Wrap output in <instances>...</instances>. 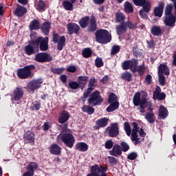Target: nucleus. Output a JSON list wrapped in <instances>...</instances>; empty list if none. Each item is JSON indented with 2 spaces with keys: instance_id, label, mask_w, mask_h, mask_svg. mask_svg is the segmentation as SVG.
Masks as SVG:
<instances>
[{
  "instance_id": "0eeeda50",
  "label": "nucleus",
  "mask_w": 176,
  "mask_h": 176,
  "mask_svg": "<svg viewBox=\"0 0 176 176\" xmlns=\"http://www.w3.org/2000/svg\"><path fill=\"white\" fill-rule=\"evenodd\" d=\"M102 101V98L101 96H100V92L98 91H94L88 99L89 105H91L92 107H96V105H101Z\"/></svg>"
},
{
  "instance_id": "8fccbe9b",
  "label": "nucleus",
  "mask_w": 176,
  "mask_h": 176,
  "mask_svg": "<svg viewBox=\"0 0 176 176\" xmlns=\"http://www.w3.org/2000/svg\"><path fill=\"white\" fill-rule=\"evenodd\" d=\"M133 75L131 73L126 72L122 74V78L124 79V80H126L127 82H130L131 80Z\"/></svg>"
},
{
  "instance_id": "c9c22d12",
  "label": "nucleus",
  "mask_w": 176,
  "mask_h": 176,
  "mask_svg": "<svg viewBox=\"0 0 176 176\" xmlns=\"http://www.w3.org/2000/svg\"><path fill=\"white\" fill-rule=\"evenodd\" d=\"M145 119L150 123V124H153V123H155V113L153 112L146 113Z\"/></svg>"
},
{
  "instance_id": "9d476101",
  "label": "nucleus",
  "mask_w": 176,
  "mask_h": 176,
  "mask_svg": "<svg viewBox=\"0 0 176 176\" xmlns=\"http://www.w3.org/2000/svg\"><path fill=\"white\" fill-rule=\"evenodd\" d=\"M35 60L37 63H49L52 61V56L47 53L41 52L35 56Z\"/></svg>"
},
{
  "instance_id": "423d86ee",
  "label": "nucleus",
  "mask_w": 176,
  "mask_h": 176,
  "mask_svg": "<svg viewBox=\"0 0 176 176\" xmlns=\"http://www.w3.org/2000/svg\"><path fill=\"white\" fill-rule=\"evenodd\" d=\"M107 170H108L107 167L96 164L91 167V173L87 176H108L105 173Z\"/></svg>"
},
{
  "instance_id": "37998d69",
  "label": "nucleus",
  "mask_w": 176,
  "mask_h": 176,
  "mask_svg": "<svg viewBox=\"0 0 176 176\" xmlns=\"http://www.w3.org/2000/svg\"><path fill=\"white\" fill-rule=\"evenodd\" d=\"M65 43V36H61L59 38V41L58 42V47H57L58 50H63Z\"/></svg>"
},
{
  "instance_id": "1a4fd4ad",
  "label": "nucleus",
  "mask_w": 176,
  "mask_h": 176,
  "mask_svg": "<svg viewBox=\"0 0 176 176\" xmlns=\"http://www.w3.org/2000/svg\"><path fill=\"white\" fill-rule=\"evenodd\" d=\"M123 69H131V71H135V67L138 65V60L133 59L132 60H125L122 63Z\"/></svg>"
},
{
  "instance_id": "680f3d73",
  "label": "nucleus",
  "mask_w": 176,
  "mask_h": 176,
  "mask_svg": "<svg viewBox=\"0 0 176 176\" xmlns=\"http://www.w3.org/2000/svg\"><path fill=\"white\" fill-rule=\"evenodd\" d=\"M52 72L54 74H57L60 75V74H63L64 72V67H57L52 69Z\"/></svg>"
},
{
  "instance_id": "a18cd8bd",
  "label": "nucleus",
  "mask_w": 176,
  "mask_h": 176,
  "mask_svg": "<svg viewBox=\"0 0 176 176\" xmlns=\"http://www.w3.org/2000/svg\"><path fill=\"white\" fill-rule=\"evenodd\" d=\"M126 19V16H124V14L122 12H118L116 14V20L117 23H122Z\"/></svg>"
},
{
  "instance_id": "5fc2aeb1",
  "label": "nucleus",
  "mask_w": 176,
  "mask_h": 176,
  "mask_svg": "<svg viewBox=\"0 0 176 176\" xmlns=\"http://www.w3.org/2000/svg\"><path fill=\"white\" fill-rule=\"evenodd\" d=\"M158 78L160 85L161 86H164V85H166V77L164 76V75L158 73Z\"/></svg>"
},
{
  "instance_id": "f8f14e48",
  "label": "nucleus",
  "mask_w": 176,
  "mask_h": 176,
  "mask_svg": "<svg viewBox=\"0 0 176 176\" xmlns=\"http://www.w3.org/2000/svg\"><path fill=\"white\" fill-rule=\"evenodd\" d=\"M67 30L68 35H72V34H76V35H78V34H79L80 27H79V25L75 23H69L67 25Z\"/></svg>"
},
{
  "instance_id": "4468645a",
  "label": "nucleus",
  "mask_w": 176,
  "mask_h": 176,
  "mask_svg": "<svg viewBox=\"0 0 176 176\" xmlns=\"http://www.w3.org/2000/svg\"><path fill=\"white\" fill-rule=\"evenodd\" d=\"M153 100H158V101H162L166 98V94L162 92V88L157 87L153 93Z\"/></svg>"
},
{
  "instance_id": "393cba45",
  "label": "nucleus",
  "mask_w": 176,
  "mask_h": 176,
  "mask_svg": "<svg viewBox=\"0 0 176 176\" xmlns=\"http://www.w3.org/2000/svg\"><path fill=\"white\" fill-rule=\"evenodd\" d=\"M152 6H147V7H143L140 11V14L142 19H148V14L151 12Z\"/></svg>"
},
{
  "instance_id": "c85d7f7f",
  "label": "nucleus",
  "mask_w": 176,
  "mask_h": 176,
  "mask_svg": "<svg viewBox=\"0 0 176 176\" xmlns=\"http://www.w3.org/2000/svg\"><path fill=\"white\" fill-rule=\"evenodd\" d=\"M62 6L65 10H68L69 12H72L74 10V3L69 1H63Z\"/></svg>"
},
{
  "instance_id": "cd10ccee",
  "label": "nucleus",
  "mask_w": 176,
  "mask_h": 176,
  "mask_svg": "<svg viewBox=\"0 0 176 176\" xmlns=\"http://www.w3.org/2000/svg\"><path fill=\"white\" fill-rule=\"evenodd\" d=\"M27 13V8L21 6H19L15 10V14L17 17H23Z\"/></svg>"
},
{
  "instance_id": "774afa93",
  "label": "nucleus",
  "mask_w": 176,
  "mask_h": 176,
  "mask_svg": "<svg viewBox=\"0 0 176 176\" xmlns=\"http://www.w3.org/2000/svg\"><path fill=\"white\" fill-rule=\"evenodd\" d=\"M126 25V28H129L131 30H133L134 28H135V25L134 24H133L130 21H127L124 23Z\"/></svg>"
},
{
  "instance_id": "864d4df0",
  "label": "nucleus",
  "mask_w": 176,
  "mask_h": 176,
  "mask_svg": "<svg viewBox=\"0 0 176 176\" xmlns=\"http://www.w3.org/2000/svg\"><path fill=\"white\" fill-rule=\"evenodd\" d=\"M173 5L168 4L165 10L166 16H174V14H171L173 12Z\"/></svg>"
},
{
  "instance_id": "052dcab7",
  "label": "nucleus",
  "mask_w": 176,
  "mask_h": 176,
  "mask_svg": "<svg viewBox=\"0 0 176 176\" xmlns=\"http://www.w3.org/2000/svg\"><path fill=\"white\" fill-rule=\"evenodd\" d=\"M108 159L111 166H116L118 164V160L115 157H109Z\"/></svg>"
},
{
  "instance_id": "f03ea898",
  "label": "nucleus",
  "mask_w": 176,
  "mask_h": 176,
  "mask_svg": "<svg viewBox=\"0 0 176 176\" xmlns=\"http://www.w3.org/2000/svg\"><path fill=\"white\" fill-rule=\"evenodd\" d=\"M56 142L58 144H65L67 148H73L75 145V137L72 133H61L59 134L56 138Z\"/></svg>"
},
{
  "instance_id": "69168bd1",
  "label": "nucleus",
  "mask_w": 176,
  "mask_h": 176,
  "mask_svg": "<svg viewBox=\"0 0 176 176\" xmlns=\"http://www.w3.org/2000/svg\"><path fill=\"white\" fill-rule=\"evenodd\" d=\"M137 156L136 153H131L128 155V159H129V160H135V159H137Z\"/></svg>"
},
{
  "instance_id": "20e7f679",
  "label": "nucleus",
  "mask_w": 176,
  "mask_h": 176,
  "mask_svg": "<svg viewBox=\"0 0 176 176\" xmlns=\"http://www.w3.org/2000/svg\"><path fill=\"white\" fill-rule=\"evenodd\" d=\"M34 69H35V65H28L25 66L24 68L18 69L17 75L21 79H27V78H30L34 75V74H32V72H31L34 71Z\"/></svg>"
},
{
  "instance_id": "de8ad7c7",
  "label": "nucleus",
  "mask_w": 176,
  "mask_h": 176,
  "mask_svg": "<svg viewBox=\"0 0 176 176\" xmlns=\"http://www.w3.org/2000/svg\"><path fill=\"white\" fill-rule=\"evenodd\" d=\"M124 131L126 133V135H128V137H130L131 135V127L130 126L129 122H124Z\"/></svg>"
},
{
  "instance_id": "bf43d9fd",
  "label": "nucleus",
  "mask_w": 176,
  "mask_h": 176,
  "mask_svg": "<svg viewBox=\"0 0 176 176\" xmlns=\"http://www.w3.org/2000/svg\"><path fill=\"white\" fill-rule=\"evenodd\" d=\"M120 51V47L119 45H114L111 49V54H118L119 52Z\"/></svg>"
},
{
  "instance_id": "a19ab883",
  "label": "nucleus",
  "mask_w": 176,
  "mask_h": 176,
  "mask_svg": "<svg viewBox=\"0 0 176 176\" xmlns=\"http://www.w3.org/2000/svg\"><path fill=\"white\" fill-rule=\"evenodd\" d=\"M124 10L126 13H133L134 12V8H133V5L129 1L125 2Z\"/></svg>"
},
{
  "instance_id": "09e8293b",
  "label": "nucleus",
  "mask_w": 176,
  "mask_h": 176,
  "mask_svg": "<svg viewBox=\"0 0 176 176\" xmlns=\"http://www.w3.org/2000/svg\"><path fill=\"white\" fill-rule=\"evenodd\" d=\"M82 55L85 58H89V57L91 56V50H90V48H85L82 50Z\"/></svg>"
},
{
  "instance_id": "9b49d317",
  "label": "nucleus",
  "mask_w": 176,
  "mask_h": 176,
  "mask_svg": "<svg viewBox=\"0 0 176 176\" xmlns=\"http://www.w3.org/2000/svg\"><path fill=\"white\" fill-rule=\"evenodd\" d=\"M42 83H43V80L41 78L32 80V81L28 82V89H29V90H31L32 91H34V90L39 89Z\"/></svg>"
},
{
  "instance_id": "6e6552de",
  "label": "nucleus",
  "mask_w": 176,
  "mask_h": 176,
  "mask_svg": "<svg viewBox=\"0 0 176 176\" xmlns=\"http://www.w3.org/2000/svg\"><path fill=\"white\" fill-rule=\"evenodd\" d=\"M132 126L133 129H132L131 141L134 142L135 145H138L141 144V140L138 138V130H140V127H138L137 122H132Z\"/></svg>"
},
{
  "instance_id": "49530a36",
  "label": "nucleus",
  "mask_w": 176,
  "mask_h": 176,
  "mask_svg": "<svg viewBox=\"0 0 176 176\" xmlns=\"http://www.w3.org/2000/svg\"><path fill=\"white\" fill-rule=\"evenodd\" d=\"M89 23V16L83 17L80 21L79 24L82 28H86L87 23Z\"/></svg>"
},
{
  "instance_id": "aec40b11",
  "label": "nucleus",
  "mask_w": 176,
  "mask_h": 176,
  "mask_svg": "<svg viewBox=\"0 0 176 176\" xmlns=\"http://www.w3.org/2000/svg\"><path fill=\"white\" fill-rule=\"evenodd\" d=\"M94 85H96V78H91L89 80V84H88V89L86 92L84 93V98H87L89 96H90V93L93 91V89L94 88Z\"/></svg>"
},
{
  "instance_id": "473e14b6",
  "label": "nucleus",
  "mask_w": 176,
  "mask_h": 176,
  "mask_svg": "<svg viewBox=\"0 0 176 176\" xmlns=\"http://www.w3.org/2000/svg\"><path fill=\"white\" fill-rule=\"evenodd\" d=\"M76 149L80 152H86L89 149V146L85 142H78L76 145Z\"/></svg>"
},
{
  "instance_id": "c756f323",
  "label": "nucleus",
  "mask_w": 176,
  "mask_h": 176,
  "mask_svg": "<svg viewBox=\"0 0 176 176\" xmlns=\"http://www.w3.org/2000/svg\"><path fill=\"white\" fill-rule=\"evenodd\" d=\"M163 9H164V4L160 3L158 7L154 9L155 16L162 17L163 16Z\"/></svg>"
},
{
  "instance_id": "72a5a7b5",
  "label": "nucleus",
  "mask_w": 176,
  "mask_h": 176,
  "mask_svg": "<svg viewBox=\"0 0 176 176\" xmlns=\"http://www.w3.org/2000/svg\"><path fill=\"white\" fill-rule=\"evenodd\" d=\"M96 30H97V23L96 22V18H94V16H92L91 18L90 24L88 27V31L94 32V31H95Z\"/></svg>"
},
{
  "instance_id": "338daca9",
  "label": "nucleus",
  "mask_w": 176,
  "mask_h": 176,
  "mask_svg": "<svg viewBox=\"0 0 176 176\" xmlns=\"http://www.w3.org/2000/svg\"><path fill=\"white\" fill-rule=\"evenodd\" d=\"M52 127V124L50 122H45L43 125V131H47L49 129Z\"/></svg>"
},
{
  "instance_id": "e433bc0d",
  "label": "nucleus",
  "mask_w": 176,
  "mask_h": 176,
  "mask_svg": "<svg viewBox=\"0 0 176 176\" xmlns=\"http://www.w3.org/2000/svg\"><path fill=\"white\" fill-rule=\"evenodd\" d=\"M151 34H153L154 36H160V35H162V29L159 26H153L151 28Z\"/></svg>"
},
{
  "instance_id": "4c0bfd02",
  "label": "nucleus",
  "mask_w": 176,
  "mask_h": 176,
  "mask_svg": "<svg viewBox=\"0 0 176 176\" xmlns=\"http://www.w3.org/2000/svg\"><path fill=\"white\" fill-rule=\"evenodd\" d=\"M119 108V102H115L111 103V104L107 108V112H113V111Z\"/></svg>"
},
{
  "instance_id": "412c9836",
  "label": "nucleus",
  "mask_w": 176,
  "mask_h": 176,
  "mask_svg": "<svg viewBox=\"0 0 176 176\" xmlns=\"http://www.w3.org/2000/svg\"><path fill=\"white\" fill-rule=\"evenodd\" d=\"M35 49H36V45L35 46V43H34V40H32L30 44L26 45L25 47L26 54H28V56H31V54H34V53H35Z\"/></svg>"
},
{
  "instance_id": "0e129e2a",
  "label": "nucleus",
  "mask_w": 176,
  "mask_h": 176,
  "mask_svg": "<svg viewBox=\"0 0 176 176\" xmlns=\"http://www.w3.org/2000/svg\"><path fill=\"white\" fill-rule=\"evenodd\" d=\"M121 146L122 148L123 152H127V151L130 149V146H129V144H127V143L124 142L121 143Z\"/></svg>"
},
{
  "instance_id": "b1692460",
  "label": "nucleus",
  "mask_w": 176,
  "mask_h": 176,
  "mask_svg": "<svg viewBox=\"0 0 176 176\" xmlns=\"http://www.w3.org/2000/svg\"><path fill=\"white\" fill-rule=\"evenodd\" d=\"M158 74H161L163 75L168 76L170 75V69H168V66H167V63H163L160 65Z\"/></svg>"
},
{
  "instance_id": "6ab92c4d",
  "label": "nucleus",
  "mask_w": 176,
  "mask_h": 176,
  "mask_svg": "<svg viewBox=\"0 0 176 176\" xmlns=\"http://www.w3.org/2000/svg\"><path fill=\"white\" fill-rule=\"evenodd\" d=\"M107 125H108V118H102L96 120V126H94V129L96 130H98L99 129H101L102 127H107Z\"/></svg>"
},
{
  "instance_id": "ea45409f",
  "label": "nucleus",
  "mask_w": 176,
  "mask_h": 176,
  "mask_svg": "<svg viewBox=\"0 0 176 176\" xmlns=\"http://www.w3.org/2000/svg\"><path fill=\"white\" fill-rule=\"evenodd\" d=\"M89 80V77L86 76H80L78 78V82L79 83V85H82V86H86L87 81Z\"/></svg>"
},
{
  "instance_id": "7ed1b4c3",
  "label": "nucleus",
  "mask_w": 176,
  "mask_h": 176,
  "mask_svg": "<svg viewBox=\"0 0 176 176\" xmlns=\"http://www.w3.org/2000/svg\"><path fill=\"white\" fill-rule=\"evenodd\" d=\"M96 39L98 43H108L111 42V36L109 31L100 30L96 32Z\"/></svg>"
},
{
  "instance_id": "6e6d98bb",
  "label": "nucleus",
  "mask_w": 176,
  "mask_h": 176,
  "mask_svg": "<svg viewBox=\"0 0 176 176\" xmlns=\"http://www.w3.org/2000/svg\"><path fill=\"white\" fill-rule=\"evenodd\" d=\"M109 104L118 102V96L114 94H111L109 97Z\"/></svg>"
},
{
  "instance_id": "7c9ffc66",
  "label": "nucleus",
  "mask_w": 176,
  "mask_h": 176,
  "mask_svg": "<svg viewBox=\"0 0 176 176\" xmlns=\"http://www.w3.org/2000/svg\"><path fill=\"white\" fill-rule=\"evenodd\" d=\"M159 116L161 119H166L168 116V111L164 106H160L159 109Z\"/></svg>"
},
{
  "instance_id": "ddd939ff",
  "label": "nucleus",
  "mask_w": 176,
  "mask_h": 176,
  "mask_svg": "<svg viewBox=\"0 0 176 176\" xmlns=\"http://www.w3.org/2000/svg\"><path fill=\"white\" fill-rule=\"evenodd\" d=\"M23 96H24L23 88L16 87L13 91L12 101H20L23 98Z\"/></svg>"
},
{
  "instance_id": "603ef678",
  "label": "nucleus",
  "mask_w": 176,
  "mask_h": 176,
  "mask_svg": "<svg viewBox=\"0 0 176 176\" xmlns=\"http://www.w3.org/2000/svg\"><path fill=\"white\" fill-rule=\"evenodd\" d=\"M45 8H46V5L42 0H39L37 3V8L36 9L39 10V12H43L45 10Z\"/></svg>"
},
{
  "instance_id": "f3484780",
  "label": "nucleus",
  "mask_w": 176,
  "mask_h": 176,
  "mask_svg": "<svg viewBox=\"0 0 176 176\" xmlns=\"http://www.w3.org/2000/svg\"><path fill=\"white\" fill-rule=\"evenodd\" d=\"M164 23L168 27H175L176 15L165 16Z\"/></svg>"
},
{
  "instance_id": "f704fd0d",
  "label": "nucleus",
  "mask_w": 176,
  "mask_h": 176,
  "mask_svg": "<svg viewBox=\"0 0 176 176\" xmlns=\"http://www.w3.org/2000/svg\"><path fill=\"white\" fill-rule=\"evenodd\" d=\"M39 27H41V23H39V21L36 19L33 20L29 25V28L31 31H34V30H39Z\"/></svg>"
},
{
  "instance_id": "bb28decb",
  "label": "nucleus",
  "mask_w": 176,
  "mask_h": 176,
  "mask_svg": "<svg viewBox=\"0 0 176 176\" xmlns=\"http://www.w3.org/2000/svg\"><path fill=\"white\" fill-rule=\"evenodd\" d=\"M50 152L52 155H60L61 153V147L58 146V145L56 144H53L50 147Z\"/></svg>"
},
{
  "instance_id": "4d7b16f0",
  "label": "nucleus",
  "mask_w": 176,
  "mask_h": 176,
  "mask_svg": "<svg viewBox=\"0 0 176 176\" xmlns=\"http://www.w3.org/2000/svg\"><path fill=\"white\" fill-rule=\"evenodd\" d=\"M95 65L97 67V68H100V67H102L104 65V62L102 61V58H96L95 60Z\"/></svg>"
},
{
  "instance_id": "f257e3e1",
  "label": "nucleus",
  "mask_w": 176,
  "mask_h": 176,
  "mask_svg": "<svg viewBox=\"0 0 176 176\" xmlns=\"http://www.w3.org/2000/svg\"><path fill=\"white\" fill-rule=\"evenodd\" d=\"M146 97L147 95L144 94V97L141 99V93L140 92H137L133 96V105H135V107H139L138 109L141 113H145V112H146L145 110L146 107H148V108H152V102H148Z\"/></svg>"
},
{
  "instance_id": "dca6fc26",
  "label": "nucleus",
  "mask_w": 176,
  "mask_h": 176,
  "mask_svg": "<svg viewBox=\"0 0 176 176\" xmlns=\"http://www.w3.org/2000/svg\"><path fill=\"white\" fill-rule=\"evenodd\" d=\"M109 137H116L119 134V128L117 123L111 124L110 127L107 129Z\"/></svg>"
},
{
  "instance_id": "a211bd4d",
  "label": "nucleus",
  "mask_w": 176,
  "mask_h": 176,
  "mask_svg": "<svg viewBox=\"0 0 176 176\" xmlns=\"http://www.w3.org/2000/svg\"><path fill=\"white\" fill-rule=\"evenodd\" d=\"M25 142L28 144H34L35 142V134L31 131H28L23 137Z\"/></svg>"
},
{
  "instance_id": "39448f33",
  "label": "nucleus",
  "mask_w": 176,
  "mask_h": 176,
  "mask_svg": "<svg viewBox=\"0 0 176 176\" xmlns=\"http://www.w3.org/2000/svg\"><path fill=\"white\" fill-rule=\"evenodd\" d=\"M33 43L36 45V49L39 46L40 50L41 52H46L49 49V38L38 36L35 40H33Z\"/></svg>"
},
{
  "instance_id": "a878e982",
  "label": "nucleus",
  "mask_w": 176,
  "mask_h": 176,
  "mask_svg": "<svg viewBox=\"0 0 176 176\" xmlns=\"http://www.w3.org/2000/svg\"><path fill=\"white\" fill-rule=\"evenodd\" d=\"M69 119V113L67 111H63L60 113L58 122L59 123H65Z\"/></svg>"
},
{
  "instance_id": "2f4dec72",
  "label": "nucleus",
  "mask_w": 176,
  "mask_h": 176,
  "mask_svg": "<svg viewBox=\"0 0 176 176\" xmlns=\"http://www.w3.org/2000/svg\"><path fill=\"white\" fill-rule=\"evenodd\" d=\"M116 30L118 35H122V34H124V32L127 31V25L124 23H122L116 26Z\"/></svg>"
},
{
  "instance_id": "79ce46f5",
  "label": "nucleus",
  "mask_w": 176,
  "mask_h": 176,
  "mask_svg": "<svg viewBox=\"0 0 176 176\" xmlns=\"http://www.w3.org/2000/svg\"><path fill=\"white\" fill-rule=\"evenodd\" d=\"M82 109V112H85L86 113H88V115H93V113H94V108L91 106L84 105Z\"/></svg>"
},
{
  "instance_id": "c03bdc74",
  "label": "nucleus",
  "mask_w": 176,
  "mask_h": 176,
  "mask_svg": "<svg viewBox=\"0 0 176 176\" xmlns=\"http://www.w3.org/2000/svg\"><path fill=\"white\" fill-rule=\"evenodd\" d=\"M145 71V66L140 65L135 67V71H132V72L135 73L138 72L139 75H144V72Z\"/></svg>"
},
{
  "instance_id": "3c124183",
  "label": "nucleus",
  "mask_w": 176,
  "mask_h": 176,
  "mask_svg": "<svg viewBox=\"0 0 176 176\" xmlns=\"http://www.w3.org/2000/svg\"><path fill=\"white\" fill-rule=\"evenodd\" d=\"M80 86V85L79 84V82L76 81H71L70 82H69V87H70L72 90H76L77 89H79Z\"/></svg>"
},
{
  "instance_id": "58836bf2",
  "label": "nucleus",
  "mask_w": 176,
  "mask_h": 176,
  "mask_svg": "<svg viewBox=\"0 0 176 176\" xmlns=\"http://www.w3.org/2000/svg\"><path fill=\"white\" fill-rule=\"evenodd\" d=\"M41 30L45 35L49 34V31H50V22H45L41 26Z\"/></svg>"
},
{
  "instance_id": "5701e85b",
  "label": "nucleus",
  "mask_w": 176,
  "mask_h": 176,
  "mask_svg": "<svg viewBox=\"0 0 176 176\" xmlns=\"http://www.w3.org/2000/svg\"><path fill=\"white\" fill-rule=\"evenodd\" d=\"M133 2L135 6H142V8L152 6V3L148 0H133Z\"/></svg>"
},
{
  "instance_id": "e2e57ef3",
  "label": "nucleus",
  "mask_w": 176,
  "mask_h": 176,
  "mask_svg": "<svg viewBox=\"0 0 176 176\" xmlns=\"http://www.w3.org/2000/svg\"><path fill=\"white\" fill-rule=\"evenodd\" d=\"M112 146H113V142L112 140H107L105 142V148H106V149H111Z\"/></svg>"
},
{
  "instance_id": "13d9d810",
  "label": "nucleus",
  "mask_w": 176,
  "mask_h": 176,
  "mask_svg": "<svg viewBox=\"0 0 176 176\" xmlns=\"http://www.w3.org/2000/svg\"><path fill=\"white\" fill-rule=\"evenodd\" d=\"M30 108L33 110V111H38L39 109V108H41V103L39 102H33V104L31 105Z\"/></svg>"
},
{
  "instance_id": "2eb2a0df",
  "label": "nucleus",
  "mask_w": 176,
  "mask_h": 176,
  "mask_svg": "<svg viewBox=\"0 0 176 176\" xmlns=\"http://www.w3.org/2000/svg\"><path fill=\"white\" fill-rule=\"evenodd\" d=\"M38 168L36 162H31L26 168L27 171L23 173V176H34L35 170Z\"/></svg>"
},
{
  "instance_id": "4be33fe9",
  "label": "nucleus",
  "mask_w": 176,
  "mask_h": 176,
  "mask_svg": "<svg viewBox=\"0 0 176 176\" xmlns=\"http://www.w3.org/2000/svg\"><path fill=\"white\" fill-rule=\"evenodd\" d=\"M109 153L111 156H115L116 157L120 156L122 155V147L118 144H115L112 150L109 151Z\"/></svg>"
}]
</instances>
